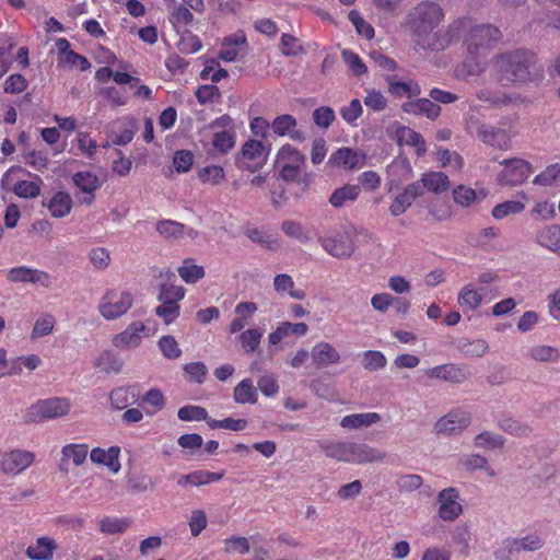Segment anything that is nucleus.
Masks as SVG:
<instances>
[{
  "mask_svg": "<svg viewBox=\"0 0 560 560\" xmlns=\"http://www.w3.org/2000/svg\"><path fill=\"white\" fill-rule=\"evenodd\" d=\"M444 20L445 11L439 2L422 0L408 10L401 26L423 49L443 51L459 33V25L456 22L442 27Z\"/></svg>",
  "mask_w": 560,
  "mask_h": 560,
  "instance_id": "1",
  "label": "nucleus"
},
{
  "mask_svg": "<svg viewBox=\"0 0 560 560\" xmlns=\"http://www.w3.org/2000/svg\"><path fill=\"white\" fill-rule=\"evenodd\" d=\"M501 81L512 83L538 82L544 79V68L536 55L526 49H515L502 54L497 59Z\"/></svg>",
  "mask_w": 560,
  "mask_h": 560,
  "instance_id": "2",
  "label": "nucleus"
},
{
  "mask_svg": "<svg viewBox=\"0 0 560 560\" xmlns=\"http://www.w3.org/2000/svg\"><path fill=\"white\" fill-rule=\"evenodd\" d=\"M70 411V401L65 397L42 399L33 404L26 411V423H40L47 420L67 416Z\"/></svg>",
  "mask_w": 560,
  "mask_h": 560,
  "instance_id": "3",
  "label": "nucleus"
},
{
  "mask_svg": "<svg viewBox=\"0 0 560 560\" xmlns=\"http://www.w3.org/2000/svg\"><path fill=\"white\" fill-rule=\"evenodd\" d=\"M268 151L265 145L258 140H247L236 156V164L240 168L246 170L250 173L258 171L266 163Z\"/></svg>",
  "mask_w": 560,
  "mask_h": 560,
  "instance_id": "4",
  "label": "nucleus"
},
{
  "mask_svg": "<svg viewBox=\"0 0 560 560\" xmlns=\"http://www.w3.org/2000/svg\"><path fill=\"white\" fill-rule=\"evenodd\" d=\"M132 304L133 296L129 291H110L103 296L98 312L106 319H116L126 314Z\"/></svg>",
  "mask_w": 560,
  "mask_h": 560,
  "instance_id": "5",
  "label": "nucleus"
},
{
  "mask_svg": "<svg viewBox=\"0 0 560 560\" xmlns=\"http://www.w3.org/2000/svg\"><path fill=\"white\" fill-rule=\"evenodd\" d=\"M317 241L329 255L336 258H348L355 250L353 240L346 232H335L328 236H319Z\"/></svg>",
  "mask_w": 560,
  "mask_h": 560,
  "instance_id": "6",
  "label": "nucleus"
},
{
  "mask_svg": "<svg viewBox=\"0 0 560 560\" xmlns=\"http://www.w3.org/2000/svg\"><path fill=\"white\" fill-rule=\"evenodd\" d=\"M504 168L499 174L502 185L516 186L524 183L532 172L530 164L522 159H510L501 162Z\"/></svg>",
  "mask_w": 560,
  "mask_h": 560,
  "instance_id": "7",
  "label": "nucleus"
},
{
  "mask_svg": "<svg viewBox=\"0 0 560 560\" xmlns=\"http://www.w3.org/2000/svg\"><path fill=\"white\" fill-rule=\"evenodd\" d=\"M544 546L542 538L537 534L527 535L522 538H508L504 540V548L495 552L497 559L506 560L511 558L514 552L536 551Z\"/></svg>",
  "mask_w": 560,
  "mask_h": 560,
  "instance_id": "8",
  "label": "nucleus"
},
{
  "mask_svg": "<svg viewBox=\"0 0 560 560\" xmlns=\"http://www.w3.org/2000/svg\"><path fill=\"white\" fill-rule=\"evenodd\" d=\"M35 459L33 452L25 450H12L3 454L0 469L4 474L18 475L28 468Z\"/></svg>",
  "mask_w": 560,
  "mask_h": 560,
  "instance_id": "9",
  "label": "nucleus"
},
{
  "mask_svg": "<svg viewBox=\"0 0 560 560\" xmlns=\"http://www.w3.org/2000/svg\"><path fill=\"white\" fill-rule=\"evenodd\" d=\"M459 494L455 488H446L439 492L438 502L440 503L439 516L444 521H454L463 512V506L458 502Z\"/></svg>",
  "mask_w": 560,
  "mask_h": 560,
  "instance_id": "10",
  "label": "nucleus"
},
{
  "mask_svg": "<svg viewBox=\"0 0 560 560\" xmlns=\"http://www.w3.org/2000/svg\"><path fill=\"white\" fill-rule=\"evenodd\" d=\"M427 376L454 384H460L469 380L471 373L465 365L447 363L429 369L427 371Z\"/></svg>",
  "mask_w": 560,
  "mask_h": 560,
  "instance_id": "11",
  "label": "nucleus"
},
{
  "mask_svg": "<svg viewBox=\"0 0 560 560\" xmlns=\"http://www.w3.org/2000/svg\"><path fill=\"white\" fill-rule=\"evenodd\" d=\"M471 417L465 411H452L442 417L435 424L438 433L453 435L459 433L470 423Z\"/></svg>",
  "mask_w": 560,
  "mask_h": 560,
  "instance_id": "12",
  "label": "nucleus"
},
{
  "mask_svg": "<svg viewBox=\"0 0 560 560\" xmlns=\"http://www.w3.org/2000/svg\"><path fill=\"white\" fill-rule=\"evenodd\" d=\"M387 454L364 443L351 442L350 463L372 464L385 460Z\"/></svg>",
  "mask_w": 560,
  "mask_h": 560,
  "instance_id": "13",
  "label": "nucleus"
},
{
  "mask_svg": "<svg viewBox=\"0 0 560 560\" xmlns=\"http://www.w3.org/2000/svg\"><path fill=\"white\" fill-rule=\"evenodd\" d=\"M402 112L416 116H425L430 120H435L441 115V106L435 104L430 97H422L416 101H409L401 105Z\"/></svg>",
  "mask_w": 560,
  "mask_h": 560,
  "instance_id": "14",
  "label": "nucleus"
},
{
  "mask_svg": "<svg viewBox=\"0 0 560 560\" xmlns=\"http://www.w3.org/2000/svg\"><path fill=\"white\" fill-rule=\"evenodd\" d=\"M7 278L11 282L40 283L46 288L50 283V277L47 272L37 269H32L25 266L14 267L10 269Z\"/></svg>",
  "mask_w": 560,
  "mask_h": 560,
  "instance_id": "15",
  "label": "nucleus"
},
{
  "mask_svg": "<svg viewBox=\"0 0 560 560\" xmlns=\"http://www.w3.org/2000/svg\"><path fill=\"white\" fill-rule=\"evenodd\" d=\"M422 196L420 182H413L406 186L404 191L396 196L389 206V212L394 217L402 214L418 198Z\"/></svg>",
  "mask_w": 560,
  "mask_h": 560,
  "instance_id": "16",
  "label": "nucleus"
},
{
  "mask_svg": "<svg viewBox=\"0 0 560 560\" xmlns=\"http://www.w3.org/2000/svg\"><path fill=\"white\" fill-rule=\"evenodd\" d=\"M364 158L365 155L363 153L351 148H339L329 156L327 164L353 170L363 164Z\"/></svg>",
  "mask_w": 560,
  "mask_h": 560,
  "instance_id": "17",
  "label": "nucleus"
},
{
  "mask_svg": "<svg viewBox=\"0 0 560 560\" xmlns=\"http://www.w3.org/2000/svg\"><path fill=\"white\" fill-rule=\"evenodd\" d=\"M89 453L86 444H67L61 448V459L59 464V470L63 474L69 472V460L74 466H81L85 460Z\"/></svg>",
  "mask_w": 560,
  "mask_h": 560,
  "instance_id": "18",
  "label": "nucleus"
},
{
  "mask_svg": "<svg viewBox=\"0 0 560 560\" xmlns=\"http://www.w3.org/2000/svg\"><path fill=\"white\" fill-rule=\"evenodd\" d=\"M501 38L498 27L490 24H482L474 27L470 32V45L477 48H490L492 44Z\"/></svg>",
  "mask_w": 560,
  "mask_h": 560,
  "instance_id": "19",
  "label": "nucleus"
},
{
  "mask_svg": "<svg viewBox=\"0 0 560 560\" xmlns=\"http://www.w3.org/2000/svg\"><path fill=\"white\" fill-rule=\"evenodd\" d=\"M296 125V119L292 115L284 114L273 119L271 128L280 137L289 136L293 141L302 142L305 140V136L295 129Z\"/></svg>",
  "mask_w": 560,
  "mask_h": 560,
  "instance_id": "20",
  "label": "nucleus"
},
{
  "mask_svg": "<svg viewBox=\"0 0 560 560\" xmlns=\"http://www.w3.org/2000/svg\"><path fill=\"white\" fill-rule=\"evenodd\" d=\"M73 184L86 196L81 200L82 203L91 205L95 198L94 191L100 188L98 177L92 172H78L72 176Z\"/></svg>",
  "mask_w": 560,
  "mask_h": 560,
  "instance_id": "21",
  "label": "nucleus"
},
{
  "mask_svg": "<svg viewBox=\"0 0 560 560\" xmlns=\"http://www.w3.org/2000/svg\"><path fill=\"white\" fill-rule=\"evenodd\" d=\"M120 448L112 446L108 450L94 447L90 453V458L93 463L108 467L114 474L120 470L119 463Z\"/></svg>",
  "mask_w": 560,
  "mask_h": 560,
  "instance_id": "22",
  "label": "nucleus"
},
{
  "mask_svg": "<svg viewBox=\"0 0 560 560\" xmlns=\"http://www.w3.org/2000/svg\"><path fill=\"white\" fill-rule=\"evenodd\" d=\"M145 329V326L141 322H135L130 324L124 331L116 335L113 339L115 347L120 349L136 348L141 342L140 332Z\"/></svg>",
  "mask_w": 560,
  "mask_h": 560,
  "instance_id": "23",
  "label": "nucleus"
},
{
  "mask_svg": "<svg viewBox=\"0 0 560 560\" xmlns=\"http://www.w3.org/2000/svg\"><path fill=\"white\" fill-rule=\"evenodd\" d=\"M312 360L315 365L324 366L329 364H338L341 361V355L337 349L329 342H318L312 349Z\"/></svg>",
  "mask_w": 560,
  "mask_h": 560,
  "instance_id": "24",
  "label": "nucleus"
},
{
  "mask_svg": "<svg viewBox=\"0 0 560 560\" xmlns=\"http://www.w3.org/2000/svg\"><path fill=\"white\" fill-rule=\"evenodd\" d=\"M485 144L498 148L508 149L510 144V138L504 129L493 127L486 124L479 136L477 137Z\"/></svg>",
  "mask_w": 560,
  "mask_h": 560,
  "instance_id": "25",
  "label": "nucleus"
},
{
  "mask_svg": "<svg viewBox=\"0 0 560 560\" xmlns=\"http://www.w3.org/2000/svg\"><path fill=\"white\" fill-rule=\"evenodd\" d=\"M419 182L422 192L427 189L428 191L439 195L450 189L448 177L442 172L424 173Z\"/></svg>",
  "mask_w": 560,
  "mask_h": 560,
  "instance_id": "26",
  "label": "nucleus"
},
{
  "mask_svg": "<svg viewBox=\"0 0 560 560\" xmlns=\"http://www.w3.org/2000/svg\"><path fill=\"white\" fill-rule=\"evenodd\" d=\"M57 549L55 539L49 537H39L36 546H28L25 553L32 560H52L54 551Z\"/></svg>",
  "mask_w": 560,
  "mask_h": 560,
  "instance_id": "27",
  "label": "nucleus"
},
{
  "mask_svg": "<svg viewBox=\"0 0 560 560\" xmlns=\"http://www.w3.org/2000/svg\"><path fill=\"white\" fill-rule=\"evenodd\" d=\"M395 133L398 144L415 147L418 155L425 153V141L419 132L406 126H398Z\"/></svg>",
  "mask_w": 560,
  "mask_h": 560,
  "instance_id": "28",
  "label": "nucleus"
},
{
  "mask_svg": "<svg viewBox=\"0 0 560 560\" xmlns=\"http://www.w3.org/2000/svg\"><path fill=\"white\" fill-rule=\"evenodd\" d=\"M536 242L541 247L560 254V225L552 224L539 230L536 234Z\"/></svg>",
  "mask_w": 560,
  "mask_h": 560,
  "instance_id": "29",
  "label": "nucleus"
},
{
  "mask_svg": "<svg viewBox=\"0 0 560 560\" xmlns=\"http://www.w3.org/2000/svg\"><path fill=\"white\" fill-rule=\"evenodd\" d=\"M47 207L54 218H63L70 213L72 208V199L68 192L58 191L49 201L42 202Z\"/></svg>",
  "mask_w": 560,
  "mask_h": 560,
  "instance_id": "30",
  "label": "nucleus"
},
{
  "mask_svg": "<svg viewBox=\"0 0 560 560\" xmlns=\"http://www.w3.org/2000/svg\"><path fill=\"white\" fill-rule=\"evenodd\" d=\"M320 450L328 458L350 463L351 442H319Z\"/></svg>",
  "mask_w": 560,
  "mask_h": 560,
  "instance_id": "31",
  "label": "nucleus"
},
{
  "mask_svg": "<svg viewBox=\"0 0 560 560\" xmlns=\"http://www.w3.org/2000/svg\"><path fill=\"white\" fill-rule=\"evenodd\" d=\"M361 192L359 185H345L334 190L329 198V203L335 208H341L347 201H354Z\"/></svg>",
  "mask_w": 560,
  "mask_h": 560,
  "instance_id": "32",
  "label": "nucleus"
},
{
  "mask_svg": "<svg viewBox=\"0 0 560 560\" xmlns=\"http://www.w3.org/2000/svg\"><path fill=\"white\" fill-rule=\"evenodd\" d=\"M381 420V416L376 412L353 413L341 419L340 425L346 429H360L369 427Z\"/></svg>",
  "mask_w": 560,
  "mask_h": 560,
  "instance_id": "33",
  "label": "nucleus"
},
{
  "mask_svg": "<svg viewBox=\"0 0 560 560\" xmlns=\"http://www.w3.org/2000/svg\"><path fill=\"white\" fill-rule=\"evenodd\" d=\"M233 398L237 404H256L257 388L250 378H245L235 386Z\"/></svg>",
  "mask_w": 560,
  "mask_h": 560,
  "instance_id": "34",
  "label": "nucleus"
},
{
  "mask_svg": "<svg viewBox=\"0 0 560 560\" xmlns=\"http://www.w3.org/2000/svg\"><path fill=\"white\" fill-rule=\"evenodd\" d=\"M273 288L278 293L288 292L292 299L304 300L306 298L305 291L302 289H294L292 278L287 273L277 275L273 279Z\"/></svg>",
  "mask_w": 560,
  "mask_h": 560,
  "instance_id": "35",
  "label": "nucleus"
},
{
  "mask_svg": "<svg viewBox=\"0 0 560 560\" xmlns=\"http://www.w3.org/2000/svg\"><path fill=\"white\" fill-rule=\"evenodd\" d=\"M457 349L469 357H482L489 349V346L483 339L469 340L467 338H460L457 341Z\"/></svg>",
  "mask_w": 560,
  "mask_h": 560,
  "instance_id": "36",
  "label": "nucleus"
},
{
  "mask_svg": "<svg viewBox=\"0 0 560 560\" xmlns=\"http://www.w3.org/2000/svg\"><path fill=\"white\" fill-rule=\"evenodd\" d=\"M177 271L186 283H196L206 275L203 267L194 264V260L190 258L185 259L183 266Z\"/></svg>",
  "mask_w": 560,
  "mask_h": 560,
  "instance_id": "37",
  "label": "nucleus"
},
{
  "mask_svg": "<svg viewBox=\"0 0 560 560\" xmlns=\"http://www.w3.org/2000/svg\"><path fill=\"white\" fill-rule=\"evenodd\" d=\"M277 161L282 164H291L292 166H304L306 158L291 144H284L278 151Z\"/></svg>",
  "mask_w": 560,
  "mask_h": 560,
  "instance_id": "38",
  "label": "nucleus"
},
{
  "mask_svg": "<svg viewBox=\"0 0 560 560\" xmlns=\"http://www.w3.org/2000/svg\"><path fill=\"white\" fill-rule=\"evenodd\" d=\"M185 290L171 283L160 285L159 301L168 305H179L178 302L184 299Z\"/></svg>",
  "mask_w": 560,
  "mask_h": 560,
  "instance_id": "39",
  "label": "nucleus"
},
{
  "mask_svg": "<svg viewBox=\"0 0 560 560\" xmlns=\"http://www.w3.org/2000/svg\"><path fill=\"white\" fill-rule=\"evenodd\" d=\"M457 302L462 307L476 310L482 302V295L471 284H467L460 290Z\"/></svg>",
  "mask_w": 560,
  "mask_h": 560,
  "instance_id": "40",
  "label": "nucleus"
},
{
  "mask_svg": "<svg viewBox=\"0 0 560 560\" xmlns=\"http://www.w3.org/2000/svg\"><path fill=\"white\" fill-rule=\"evenodd\" d=\"M198 178L203 184L220 185L225 179V172L220 165H208L198 170Z\"/></svg>",
  "mask_w": 560,
  "mask_h": 560,
  "instance_id": "41",
  "label": "nucleus"
},
{
  "mask_svg": "<svg viewBox=\"0 0 560 560\" xmlns=\"http://www.w3.org/2000/svg\"><path fill=\"white\" fill-rule=\"evenodd\" d=\"M124 362L114 352L105 351L96 360V366L106 373H119Z\"/></svg>",
  "mask_w": 560,
  "mask_h": 560,
  "instance_id": "42",
  "label": "nucleus"
},
{
  "mask_svg": "<svg viewBox=\"0 0 560 560\" xmlns=\"http://www.w3.org/2000/svg\"><path fill=\"white\" fill-rule=\"evenodd\" d=\"M525 205L521 201L516 200H508L501 203H498L492 209V217L497 220H501L506 218L510 214H517L524 211Z\"/></svg>",
  "mask_w": 560,
  "mask_h": 560,
  "instance_id": "43",
  "label": "nucleus"
},
{
  "mask_svg": "<svg viewBox=\"0 0 560 560\" xmlns=\"http://www.w3.org/2000/svg\"><path fill=\"white\" fill-rule=\"evenodd\" d=\"M504 445V439L491 431H483L475 438V446L479 448L494 450Z\"/></svg>",
  "mask_w": 560,
  "mask_h": 560,
  "instance_id": "44",
  "label": "nucleus"
},
{
  "mask_svg": "<svg viewBox=\"0 0 560 560\" xmlns=\"http://www.w3.org/2000/svg\"><path fill=\"white\" fill-rule=\"evenodd\" d=\"M262 334L256 328H249L242 331L238 336L242 348L246 353L254 352L261 340Z\"/></svg>",
  "mask_w": 560,
  "mask_h": 560,
  "instance_id": "45",
  "label": "nucleus"
},
{
  "mask_svg": "<svg viewBox=\"0 0 560 560\" xmlns=\"http://www.w3.org/2000/svg\"><path fill=\"white\" fill-rule=\"evenodd\" d=\"M158 346L163 355L168 360H175L182 355V349L176 339L171 335L162 336L158 341Z\"/></svg>",
  "mask_w": 560,
  "mask_h": 560,
  "instance_id": "46",
  "label": "nucleus"
},
{
  "mask_svg": "<svg viewBox=\"0 0 560 560\" xmlns=\"http://www.w3.org/2000/svg\"><path fill=\"white\" fill-rule=\"evenodd\" d=\"M129 526L127 518L104 517L100 522V530L108 535L124 533Z\"/></svg>",
  "mask_w": 560,
  "mask_h": 560,
  "instance_id": "47",
  "label": "nucleus"
},
{
  "mask_svg": "<svg viewBox=\"0 0 560 560\" xmlns=\"http://www.w3.org/2000/svg\"><path fill=\"white\" fill-rule=\"evenodd\" d=\"M499 427L504 432L520 438L527 436L532 432L529 425L522 423L513 418H505L501 420Z\"/></svg>",
  "mask_w": 560,
  "mask_h": 560,
  "instance_id": "48",
  "label": "nucleus"
},
{
  "mask_svg": "<svg viewBox=\"0 0 560 560\" xmlns=\"http://www.w3.org/2000/svg\"><path fill=\"white\" fill-rule=\"evenodd\" d=\"M530 358L538 362H556L559 359L558 349L550 346H535L529 350Z\"/></svg>",
  "mask_w": 560,
  "mask_h": 560,
  "instance_id": "49",
  "label": "nucleus"
},
{
  "mask_svg": "<svg viewBox=\"0 0 560 560\" xmlns=\"http://www.w3.org/2000/svg\"><path fill=\"white\" fill-rule=\"evenodd\" d=\"M177 417L182 421H200V420H208L210 419L208 417V412L203 407L200 406H191L187 405L178 409Z\"/></svg>",
  "mask_w": 560,
  "mask_h": 560,
  "instance_id": "50",
  "label": "nucleus"
},
{
  "mask_svg": "<svg viewBox=\"0 0 560 560\" xmlns=\"http://www.w3.org/2000/svg\"><path fill=\"white\" fill-rule=\"evenodd\" d=\"M386 358L381 351L368 350L363 353L362 365L368 371H377L386 365Z\"/></svg>",
  "mask_w": 560,
  "mask_h": 560,
  "instance_id": "51",
  "label": "nucleus"
},
{
  "mask_svg": "<svg viewBox=\"0 0 560 560\" xmlns=\"http://www.w3.org/2000/svg\"><path fill=\"white\" fill-rule=\"evenodd\" d=\"M127 483L130 491L136 493L152 491L155 488V481L148 475L129 476Z\"/></svg>",
  "mask_w": 560,
  "mask_h": 560,
  "instance_id": "52",
  "label": "nucleus"
},
{
  "mask_svg": "<svg viewBox=\"0 0 560 560\" xmlns=\"http://www.w3.org/2000/svg\"><path fill=\"white\" fill-rule=\"evenodd\" d=\"M212 144L220 153H228L235 145V135L228 130L215 132Z\"/></svg>",
  "mask_w": 560,
  "mask_h": 560,
  "instance_id": "53",
  "label": "nucleus"
},
{
  "mask_svg": "<svg viewBox=\"0 0 560 560\" xmlns=\"http://www.w3.org/2000/svg\"><path fill=\"white\" fill-rule=\"evenodd\" d=\"M208 425L211 429H228L232 431H243L247 427V420L246 419H234L231 417H228L223 420H215V419H209Z\"/></svg>",
  "mask_w": 560,
  "mask_h": 560,
  "instance_id": "54",
  "label": "nucleus"
},
{
  "mask_svg": "<svg viewBox=\"0 0 560 560\" xmlns=\"http://www.w3.org/2000/svg\"><path fill=\"white\" fill-rule=\"evenodd\" d=\"M281 230L287 236L298 240L302 243L310 241V236L304 232V229L300 222L284 220L281 224Z\"/></svg>",
  "mask_w": 560,
  "mask_h": 560,
  "instance_id": "55",
  "label": "nucleus"
},
{
  "mask_svg": "<svg viewBox=\"0 0 560 560\" xmlns=\"http://www.w3.org/2000/svg\"><path fill=\"white\" fill-rule=\"evenodd\" d=\"M250 550L249 541L243 536H231L224 540V551L226 553L246 555Z\"/></svg>",
  "mask_w": 560,
  "mask_h": 560,
  "instance_id": "56",
  "label": "nucleus"
},
{
  "mask_svg": "<svg viewBox=\"0 0 560 560\" xmlns=\"http://www.w3.org/2000/svg\"><path fill=\"white\" fill-rule=\"evenodd\" d=\"M208 524L207 514L203 510H194L190 514L188 525L191 536H199Z\"/></svg>",
  "mask_w": 560,
  "mask_h": 560,
  "instance_id": "57",
  "label": "nucleus"
},
{
  "mask_svg": "<svg viewBox=\"0 0 560 560\" xmlns=\"http://www.w3.org/2000/svg\"><path fill=\"white\" fill-rule=\"evenodd\" d=\"M194 163V154L188 150H178L174 153L173 165L177 173L188 172Z\"/></svg>",
  "mask_w": 560,
  "mask_h": 560,
  "instance_id": "58",
  "label": "nucleus"
},
{
  "mask_svg": "<svg viewBox=\"0 0 560 560\" xmlns=\"http://www.w3.org/2000/svg\"><path fill=\"white\" fill-rule=\"evenodd\" d=\"M55 318L50 314L39 317L32 330V338H38L49 335L55 326Z\"/></svg>",
  "mask_w": 560,
  "mask_h": 560,
  "instance_id": "59",
  "label": "nucleus"
},
{
  "mask_svg": "<svg viewBox=\"0 0 560 560\" xmlns=\"http://www.w3.org/2000/svg\"><path fill=\"white\" fill-rule=\"evenodd\" d=\"M13 192L21 198H36L40 194V187L34 182L19 180L13 187Z\"/></svg>",
  "mask_w": 560,
  "mask_h": 560,
  "instance_id": "60",
  "label": "nucleus"
},
{
  "mask_svg": "<svg viewBox=\"0 0 560 560\" xmlns=\"http://www.w3.org/2000/svg\"><path fill=\"white\" fill-rule=\"evenodd\" d=\"M423 483L421 476L416 474L402 475L397 480V487L401 492H412Z\"/></svg>",
  "mask_w": 560,
  "mask_h": 560,
  "instance_id": "61",
  "label": "nucleus"
},
{
  "mask_svg": "<svg viewBox=\"0 0 560 560\" xmlns=\"http://www.w3.org/2000/svg\"><path fill=\"white\" fill-rule=\"evenodd\" d=\"M341 56L348 67L352 70L354 75H362L368 71L366 66L362 62L360 57L354 54L352 50L345 49L341 52Z\"/></svg>",
  "mask_w": 560,
  "mask_h": 560,
  "instance_id": "62",
  "label": "nucleus"
},
{
  "mask_svg": "<svg viewBox=\"0 0 560 560\" xmlns=\"http://www.w3.org/2000/svg\"><path fill=\"white\" fill-rule=\"evenodd\" d=\"M156 230L165 237H178L184 232V224L176 221L164 220L156 224Z\"/></svg>",
  "mask_w": 560,
  "mask_h": 560,
  "instance_id": "63",
  "label": "nucleus"
},
{
  "mask_svg": "<svg viewBox=\"0 0 560 560\" xmlns=\"http://www.w3.org/2000/svg\"><path fill=\"white\" fill-rule=\"evenodd\" d=\"M453 199L462 207H469L476 199V191L472 188L459 185L453 190Z\"/></svg>",
  "mask_w": 560,
  "mask_h": 560,
  "instance_id": "64",
  "label": "nucleus"
}]
</instances>
